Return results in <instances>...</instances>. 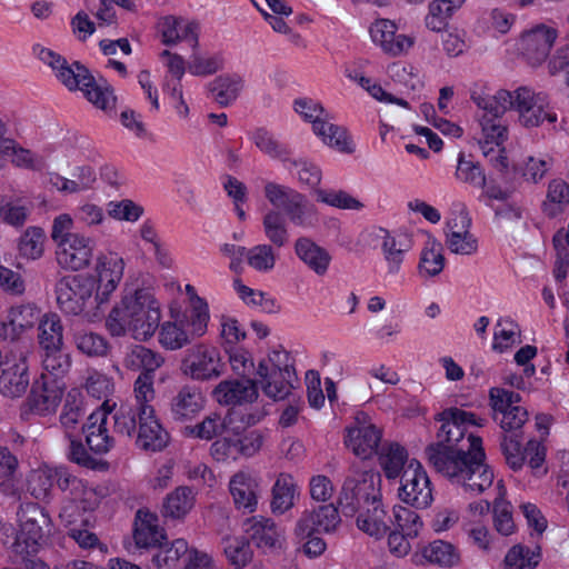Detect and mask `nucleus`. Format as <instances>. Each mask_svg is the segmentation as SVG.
I'll list each match as a JSON object with an SVG mask.
<instances>
[{
    "label": "nucleus",
    "instance_id": "nucleus-1",
    "mask_svg": "<svg viewBox=\"0 0 569 569\" xmlns=\"http://www.w3.org/2000/svg\"><path fill=\"white\" fill-rule=\"evenodd\" d=\"M438 416L442 422L438 440L425 449L429 466L466 493L485 492L493 483V470L486 463L482 439L467 432L466 426L481 427L486 419L458 408L446 409Z\"/></svg>",
    "mask_w": 569,
    "mask_h": 569
},
{
    "label": "nucleus",
    "instance_id": "nucleus-2",
    "mask_svg": "<svg viewBox=\"0 0 569 569\" xmlns=\"http://www.w3.org/2000/svg\"><path fill=\"white\" fill-rule=\"evenodd\" d=\"M161 302L149 288L124 287L104 317V328L111 337L150 340L159 329V343L167 350H179L193 338L177 319L162 323Z\"/></svg>",
    "mask_w": 569,
    "mask_h": 569
},
{
    "label": "nucleus",
    "instance_id": "nucleus-3",
    "mask_svg": "<svg viewBox=\"0 0 569 569\" xmlns=\"http://www.w3.org/2000/svg\"><path fill=\"white\" fill-rule=\"evenodd\" d=\"M227 353L233 378L220 382L214 391H291L299 386L295 359L282 347L270 350L258 365L246 349Z\"/></svg>",
    "mask_w": 569,
    "mask_h": 569
},
{
    "label": "nucleus",
    "instance_id": "nucleus-4",
    "mask_svg": "<svg viewBox=\"0 0 569 569\" xmlns=\"http://www.w3.org/2000/svg\"><path fill=\"white\" fill-rule=\"evenodd\" d=\"M33 52L48 66L57 80L70 91L80 90L94 107L106 112L114 109L116 97L106 82H97L88 69L79 62H68L52 49L36 46Z\"/></svg>",
    "mask_w": 569,
    "mask_h": 569
},
{
    "label": "nucleus",
    "instance_id": "nucleus-5",
    "mask_svg": "<svg viewBox=\"0 0 569 569\" xmlns=\"http://www.w3.org/2000/svg\"><path fill=\"white\" fill-rule=\"evenodd\" d=\"M292 108L303 122L311 126L313 134L325 146L341 153L355 151V143L348 130L332 122V114L319 100L299 97L293 100Z\"/></svg>",
    "mask_w": 569,
    "mask_h": 569
},
{
    "label": "nucleus",
    "instance_id": "nucleus-6",
    "mask_svg": "<svg viewBox=\"0 0 569 569\" xmlns=\"http://www.w3.org/2000/svg\"><path fill=\"white\" fill-rule=\"evenodd\" d=\"M54 292L59 309L67 316L81 317L89 323L98 322L104 316L83 273L62 277L57 281Z\"/></svg>",
    "mask_w": 569,
    "mask_h": 569
},
{
    "label": "nucleus",
    "instance_id": "nucleus-7",
    "mask_svg": "<svg viewBox=\"0 0 569 569\" xmlns=\"http://www.w3.org/2000/svg\"><path fill=\"white\" fill-rule=\"evenodd\" d=\"M70 154L78 160V164L71 171V178L57 172L48 174V184L63 194H76L91 190L97 182L96 167L102 157L93 143L87 138H79Z\"/></svg>",
    "mask_w": 569,
    "mask_h": 569
},
{
    "label": "nucleus",
    "instance_id": "nucleus-8",
    "mask_svg": "<svg viewBox=\"0 0 569 569\" xmlns=\"http://www.w3.org/2000/svg\"><path fill=\"white\" fill-rule=\"evenodd\" d=\"M381 498L380 473L353 462L349 467V473L338 497V505L342 513L347 517H353L367 506L379 502Z\"/></svg>",
    "mask_w": 569,
    "mask_h": 569
},
{
    "label": "nucleus",
    "instance_id": "nucleus-9",
    "mask_svg": "<svg viewBox=\"0 0 569 569\" xmlns=\"http://www.w3.org/2000/svg\"><path fill=\"white\" fill-rule=\"evenodd\" d=\"M19 530L12 552L16 556L37 555L47 543L52 521L49 513L36 502L21 503L17 512Z\"/></svg>",
    "mask_w": 569,
    "mask_h": 569
},
{
    "label": "nucleus",
    "instance_id": "nucleus-10",
    "mask_svg": "<svg viewBox=\"0 0 569 569\" xmlns=\"http://www.w3.org/2000/svg\"><path fill=\"white\" fill-rule=\"evenodd\" d=\"M126 270V261L117 251H106L97 254L92 269L83 273L92 289L96 300L101 308L110 303L118 291Z\"/></svg>",
    "mask_w": 569,
    "mask_h": 569
},
{
    "label": "nucleus",
    "instance_id": "nucleus-11",
    "mask_svg": "<svg viewBox=\"0 0 569 569\" xmlns=\"http://www.w3.org/2000/svg\"><path fill=\"white\" fill-rule=\"evenodd\" d=\"M472 220L463 202H452L447 213L443 236L445 243L451 253L473 256L478 252L479 240L471 231Z\"/></svg>",
    "mask_w": 569,
    "mask_h": 569
},
{
    "label": "nucleus",
    "instance_id": "nucleus-12",
    "mask_svg": "<svg viewBox=\"0 0 569 569\" xmlns=\"http://www.w3.org/2000/svg\"><path fill=\"white\" fill-rule=\"evenodd\" d=\"M163 362L164 358L159 352L141 345L134 346L124 359L127 367L143 370L134 381L133 391H153L154 388H162L170 378L167 370L157 372Z\"/></svg>",
    "mask_w": 569,
    "mask_h": 569
},
{
    "label": "nucleus",
    "instance_id": "nucleus-13",
    "mask_svg": "<svg viewBox=\"0 0 569 569\" xmlns=\"http://www.w3.org/2000/svg\"><path fill=\"white\" fill-rule=\"evenodd\" d=\"M513 99V110L518 114V122L525 128L540 127L545 122L555 123L558 119L545 92L519 87L516 89Z\"/></svg>",
    "mask_w": 569,
    "mask_h": 569
},
{
    "label": "nucleus",
    "instance_id": "nucleus-14",
    "mask_svg": "<svg viewBox=\"0 0 569 569\" xmlns=\"http://www.w3.org/2000/svg\"><path fill=\"white\" fill-rule=\"evenodd\" d=\"M184 376L197 381L217 379L223 371V361L220 350L209 343H198L187 350L181 362Z\"/></svg>",
    "mask_w": 569,
    "mask_h": 569
},
{
    "label": "nucleus",
    "instance_id": "nucleus-15",
    "mask_svg": "<svg viewBox=\"0 0 569 569\" xmlns=\"http://www.w3.org/2000/svg\"><path fill=\"white\" fill-rule=\"evenodd\" d=\"M557 38L556 28L539 23L523 30L516 39L515 46L526 61L536 67L547 60Z\"/></svg>",
    "mask_w": 569,
    "mask_h": 569
},
{
    "label": "nucleus",
    "instance_id": "nucleus-16",
    "mask_svg": "<svg viewBox=\"0 0 569 569\" xmlns=\"http://www.w3.org/2000/svg\"><path fill=\"white\" fill-rule=\"evenodd\" d=\"M345 431V445L357 457L369 459L378 452L382 430L372 423L366 412H357L352 423Z\"/></svg>",
    "mask_w": 569,
    "mask_h": 569
},
{
    "label": "nucleus",
    "instance_id": "nucleus-17",
    "mask_svg": "<svg viewBox=\"0 0 569 569\" xmlns=\"http://www.w3.org/2000/svg\"><path fill=\"white\" fill-rule=\"evenodd\" d=\"M480 133L478 143L486 158L495 168L502 171L508 167L503 144L508 139V126L505 119L478 117Z\"/></svg>",
    "mask_w": 569,
    "mask_h": 569
},
{
    "label": "nucleus",
    "instance_id": "nucleus-18",
    "mask_svg": "<svg viewBox=\"0 0 569 569\" xmlns=\"http://www.w3.org/2000/svg\"><path fill=\"white\" fill-rule=\"evenodd\" d=\"M400 499L416 508H427L433 500L430 479L422 465L411 459L402 476Z\"/></svg>",
    "mask_w": 569,
    "mask_h": 569
},
{
    "label": "nucleus",
    "instance_id": "nucleus-19",
    "mask_svg": "<svg viewBox=\"0 0 569 569\" xmlns=\"http://www.w3.org/2000/svg\"><path fill=\"white\" fill-rule=\"evenodd\" d=\"M376 237L380 240V252L385 266V277H398L402 272L407 256L412 249L409 236L407 233L395 232L380 228Z\"/></svg>",
    "mask_w": 569,
    "mask_h": 569
},
{
    "label": "nucleus",
    "instance_id": "nucleus-20",
    "mask_svg": "<svg viewBox=\"0 0 569 569\" xmlns=\"http://www.w3.org/2000/svg\"><path fill=\"white\" fill-rule=\"evenodd\" d=\"M370 39L375 46L390 57L407 56L413 48L416 38L398 33L397 24L389 19H377L369 28Z\"/></svg>",
    "mask_w": 569,
    "mask_h": 569
},
{
    "label": "nucleus",
    "instance_id": "nucleus-21",
    "mask_svg": "<svg viewBox=\"0 0 569 569\" xmlns=\"http://www.w3.org/2000/svg\"><path fill=\"white\" fill-rule=\"evenodd\" d=\"M340 521L338 509L332 503L322 505L302 512L296 522L293 535L303 541L310 535L335 531Z\"/></svg>",
    "mask_w": 569,
    "mask_h": 569
},
{
    "label": "nucleus",
    "instance_id": "nucleus-22",
    "mask_svg": "<svg viewBox=\"0 0 569 569\" xmlns=\"http://www.w3.org/2000/svg\"><path fill=\"white\" fill-rule=\"evenodd\" d=\"M57 262L66 269L81 270L86 268L93 258V240L82 233H74L56 246Z\"/></svg>",
    "mask_w": 569,
    "mask_h": 569
},
{
    "label": "nucleus",
    "instance_id": "nucleus-23",
    "mask_svg": "<svg viewBox=\"0 0 569 569\" xmlns=\"http://www.w3.org/2000/svg\"><path fill=\"white\" fill-rule=\"evenodd\" d=\"M169 442V435L154 416L152 406L140 408V420L137 430L136 446L146 452L163 450Z\"/></svg>",
    "mask_w": 569,
    "mask_h": 569
},
{
    "label": "nucleus",
    "instance_id": "nucleus-24",
    "mask_svg": "<svg viewBox=\"0 0 569 569\" xmlns=\"http://www.w3.org/2000/svg\"><path fill=\"white\" fill-rule=\"evenodd\" d=\"M42 315L36 303L14 305L8 310L6 321L0 323V336L11 341L18 340L39 322Z\"/></svg>",
    "mask_w": 569,
    "mask_h": 569
},
{
    "label": "nucleus",
    "instance_id": "nucleus-25",
    "mask_svg": "<svg viewBox=\"0 0 569 569\" xmlns=\"http://www.w3.org/2000/svg\"><path fill=\"white\" fill-rule=\"evenodd\" d=\"M43 352V372L33 382L31 391H62L64 386L60 380L69 370V356L62 349Z\"/></svg>",
    "mask_w": 569,
    "mask_h": 569
},
{
    "label": "nucleus",
    "instance_id": "nucleus-26",
    "mask_svg": "<svg viewBox=\"0 0 569 569\" xmlns=\"http://www.w3.org/2000/svg\"><path fill=\"white\" fill-rule=\"evenodd\" d=\"M218 402L228 406L227 420L232 423L236 420L251 426L260 421L262 412L254 406L259 393H218Z\"/></svg>",
    "mask_w": 569,
    "mask_h": 569
},
{
    "label": "nucleus",
    "instance_id": "nucleus-27",
    "mask_svg": "<svg viewBox=\"0 0 569 569\" xmlns=\"http://www.w3.org/2000/svg\"><path fill=\"white\" fill-rule=\"evenodd\" d=\"M246 532L250 540L260 549H281L284 531L272 519L256 516L246 521Z\"/></svg>",
    "mask_w": 569,
    "mask_h": 569
},
{
    "label": "nucleus",
    "instance_id": "nucleus-28",
    "mask_svg": "<svg viewBox=\"0 0 569 569\" xmlns=\"http://www.w3.org/2000/svg\"><path fill=\"white\" fill-rule=\"evenodd\" d=\"M158 29L164 44H177L180 41L198 47L200 27L197 21L174 16H166L158 22Z\"/></svg>",
    "mask_w": 569,
    "mask_h": 569
},
{
    "label": "nucleus",
    "instance_id": "nucleus-29",
    "mask_svg": "<svg viewBox=\"0 0 569 569\" xmlns=\"http://www.w3.org/2000/svg\"><path fill=\"white\" fill-rule=\"evenodd\" d=\"M259 483L251 473L239 471L229 481V491L238 510L252 513L258 505Z\"/></svg>",
    "mask_w": 569,
    "mask_h": 569
},
{
    "label": "nucleus",
    "instance_id": "nucleus-30",
    "mask_svg": "<svg viewBox=\"0 0 569 569\" xmlns=\"http://www.w3.org/2000/svg\"><path fill=\"white\" fill-rule=\"evenodd\" d=\"M170 318L177 319L193 339L208 332L210 309L207 300H196V306L188 305L184 310L170 308Z\"/></svg>",
    "mask_w": 569,
    "mask_h": 569
},
{
    "label": "nucleus",
    "instance_id": "nucleus-31",
    "mask_svg": "<svg viewBox=\"0 0 569 569\" xmlns=\"http://www.w3.org/2000/svg\"><path fill=\"white\" fill-rule=\"evenodd\" d=\"M295 253L298 259L312 272L323 277L329 271L332 257L330 252L308 237L295 241Z\"/></svg>",
    "mask_w": 569,
    "mask_h": 569
},
{
    "label": "nucleus",
    "instance_id": "nucleus-32",
    "mask_svg": "<svg viewBox=\"0 0 569 569\" xmlns=\"http://www.w3.org/2000/svg\"><path fill=\"white\" fill-rule=\"evenodd\" d=\"M516 90L509 91L500 89L493 94L488 93L483 88L473 89L470 98L480 110L478 117H497L503 119V114L508 109L513 110V97Z\"/></svg>",
    "mask_w": 569,
    "mask_h": 569
},
{
    "label": "nucleus",
    "instance_id": "nucleus-33",
    "mask_svg": "<svg viewBox=\"0 0 569 569\" xmlns=\"http://www.w3.org/2000/svg\"><path fill=\"white\" fill-rule=\"evenodd\" d=\"M133 539L138 548L154 549L162 541H167V536L158 525V517L143 509L136 513Z\"/></svg>",
    "mask_w": 569,
    "mask_h": 569
},
{
    "label": "nucleus",
    "instance_id": "nucleus-34",
    "mask_svg": "<svg viewBox=\"0 0 569 569\" xmlns=\"http://www.w3.org/2000/svg\"><path fill=\"white\" fill-rule=\"evenodd\" d=\"M420 249L417 271L421 279H431L439 276L446 266V258L441 242L430 232Z\"/></svg>",
    "mask_w": 569,
    "mask_h": 569
},
{
    "label": "nucleus",
    "instance_id": "nucleus-35",
    "mask_svg": "<svg viewBox=\"0 0 569 569\" xmlns=\"http://www.w3.org/2000/svg\"><path fill=\"white\" fill-rule=\"evenodd\" d=\"M246 88L244 76L240 72H226L209 83L212 99L221 107L233 104Z\"/></svg>",
    "mask_w": 569,
    "mask_h": 569
},
{
    "label": "nucleus",
    "instance_id": "nucleus-36",
    "mask_svg": "<svg viewBox=\"0 0 569 569\" xmlns=\"http://www.w3.org/2000/svg\"><path fill=\"white\" fill-rule=\"evenodd\" d=\"M147 393H134V396L122 402L113 416L114 432L132 438L139 426L140 408L148 406Z\"/></svg>",
    "mask_w": 569,
    "mask_h": 569
},
{
    "label": "nucleus",
    "instance_id": "nucleus-37",
    "mask_svg": "<svg viewBox=\"0 0 569 569\" xmlns=\"http://www.w3.org/2000/svg\"><path fill=\"white\" fill-rule=\"evenodd\" d=\"M357 527L362 532L376 539H381L390 530L393 522L383 508L382 501L372 503L357 513Z\"/></svg>",
    "mask_w": 569,
    "mask_h": 569
},
{
    "label": "nucleus",
    "instance_id": "nucleus-38",
    "mask_svg": "<svg viewBox=\"0 0 569 569\" xmlns=\"http://www.w3.org/2000/svg\"><path fill=\"white\" fill-rule=\"evenodd\" d=\"M0 156L9 159L13 167L41 171L46 168L43 156L24 148L14 139H6L0 143Z\"/></svg>",
    "mask_w": 569,
    "mask_h": 569
},
{
    "label": "nucleus",
    "instance_id": "nucleus-39",
    "mask_svg": "<svg viewBox=\"0 0 569 569\" xmlns=\"http://www.w3.org/2000/svg\"><path fill=\"white\" fill-rule=\"evenodd\" d=\"M345 76L350 81L361 87L372 99L381 103L397 104L401 108L410 109V104L407 100L388 92L376 79L367 77L359 68L352 66L347 67Z\"/></svg>",
    "mask_w": 569,
    "mask_h": 569
},
{
    "label": "nucleus",
    "instance_id": "nucleus-40",
    "mask_svg": "<svg viewBox=\"0 0 569 569\" xmlns=\"http://www.w3.org/2000/svg\"><path fill=\"white\" fill-rule=\"evenodd\" d=\"M38 343L42 351H57L63 346V326L56 312H44L38 322Z\"/></svg>",
    "mask_w": 569,
    "mask_h": 569
},
{
    "label": "nucleus",
    "instance_id": "nucleus-41",
    "mask_svg": "<svg viewBox=\"0 0 569 569\" xmlns=\"http://www.w3.org/2000/svg\"><path fill=\"white\" fill-rule=\"evenodd\" d=\"M47 234L41 227H28L17 240L18 257L24 261H36L46 252Z\"/></svg>",
    "mask_w": 569,
    "mask_h": 569
},
{
    "label": "nucleus",
    "instance_id": "nucleus-42",
    "mask_svg": "<svg viewBox=\"0 0 569 569\" xmlns=\"http://www.w3.org/2000/svg\"><path fill=\"white\" fill-rule=\"evenodd\" d=\"M86 441L90 450L97 455H104L114 446V439L109 435L104 418L100 415H90L83 426Z\"/></svg>",
    "mask_w": 569,
    "mask_h": 569
},
{
    "label": "nucleus",
    "instance_id": "nucleus-43",
    "mask_svg": "<svg viewBox=\"0 0 569 569\" xmlns=\"http://www.w3.org/2000/svg\"><path fill=\"white\" fill-rule=\"evenodd\" d=\"M377 455L379 463L388 479H396L402 476L408 462V452L405 447L397 442H389L381 446Z\"/></svg>",
    "mask_w": 569,
    "mask_h": 569
},
{
    "label": "nucleus",
    "instance_id": "nucleus-44",
    "mask_svg": "<svg viewBox=\"0 0 569 569\" xmlns=\"http://www.w3.org/2000/svg\"><path fill=\"white\" fill-rule=\"evenodd\" d=\"M466 0H432L425 18L426 27L435 32L442 31Z\"/></svg>",
    "mask_w": 569,
    "mask_h": 569
},
{
    "label": "nucleus",
    "instance_id": "nucleus-45",
    "mask_svg": "<svg viewBox=\"0 0 569 569\" xmlns=\"http://www.w3.org/2000/svg\"><path fill=\"white\" fill-rule=\"evenodd\" d=\"M194 505V495L191 488L181 486L170 492L161 508V515L164 518L181 519L183 518Z\"/></svg>",
    "mask_w": 569,
    "mask_h": 569
},
{
    "label": "nucleus",
    "instance_id": "nucleus-46",
    "mask_svg": "<svg viewBox=\"0 0 569 569\" xmlns=\"http://www.w3.org/2000/svg\"><path fill=\"white\" fill-rule=\"evenodd\" d=\"M233 289L239 299L248 307L259 308L267 313H277L280 311V305L272 296L248 287L240 279L233 281Z\"/></svg>",
    "mask_w": 569,
    "mask_h": 569
},
{
    "label": "nucleus",
    "instance_id": "nucleus-47",
    "mask_svg": "<svg viewBox=\"0 0 569 569\" xmlns=\"http://www.w3.org/2000/svg\"><path fill=\"white\" fill-rule=\"evenodd\" d=\"M569 206V183L561 179H553L549 182L546 199L541 209L548 218H556L562 214Z\"/></svg>",
    "mask_w": 569,
    "mask_h": 569
},
{
    "label": "nucleus",
    "instance_id": "nucleus-48",
    "mask_svg": "<svg viewBox=\"0 0 569 569\" xmlns=\"http://www.w3.org/2000/svg\"><path fill=\"white\" fill-rule=\"evenodd\" d=\"M521 330L519 325L510 317L500 318L495 325L492 350L503 353L520 342Z\"/></svg>",
    "mask_w": 569,
    "mask_h": 569
},
{
    "label": "nucleus",
    "instance_id": "nucleus-49",
    "mask_svg": "<svg viewBox=\"0 0 569 569\" xmlns=\"http://www.w3.org/2000/svg\"><path fill=\"white\" fill-rule=\"evenodd\" d=\"M226 63V54L222 51L193 52L187 68L192 76L207 77L223 70Z\"/></svg>",
    "mask_w": 569,
    "mask_h": 569
},
{
    "label": "nucleus",
    "instance_id": "nucleus-50",
    "mask_svg": "<svg viewBox=\"0 0 569 569\" xmlns=\"http://www.w3.org/2000/svg\"><path fill=\"white\" fill-rule=\"evenodd\" d=\"M262 230L270 244L281 248L289 241V230L286 216L274 209H269L262 216Z\"/></svg>",
    "mask_w": 569,
    "mask_h": 569
},
{
    "label": "nucleus",
    "instance_id": "nucleus-51",
    "mask_svg": "<svg viewBox=\"0 0 569 569\" xmlns=\"http://www.w3.org/2000/svg\"><path fill=\"white\" fill-rule=\"evenodd\" d=\"M315 197L317 202L340 210L361 211L366 207L359 198L342 189L317 188Z\"/></svg>",
    "mask_w": 569,
    "mask_h": 569
},
{
    "label": "nucleus",
    "instance_id": "nucleus-52",
    "mask_svg": "<svg viewBox=\"0 0 569 569\" xmlns=\"http://www.w3.org/2000/svg\"><path fill=\"white\" fill-rule=\"evenodd\" d=\"M296 486L293 478L287 473H280L272 487L271 510L282 515L295 505Z\"/></svg>",
    "mask_w": 569,
    "mask_h": 569
},
{
    "label": "nucleus",
    "instance_id": "nucleus-53",
    "mask_svg": "<svg viewBox=\"0 0 569 569\" xmlns=\"http://www.w3.org/2000/svg\"><path fill=\"white\" fill-rule=\"evenodd\" d=\"M284 211L288 220L296 227L311 228L317 222V208L301 192H298V197H295Z\"/></svg>",
    "mask_w": 569,
    "mask_h": 569
},
{
    "label": "nucleus",
    "instance_id": "nucleus-54",
    "mask_svg": "<svg viewBox=\"0 0 569 569\" xmlns=\"http://www.w3.org/2000/svg\"><path fill=\"white\" fill-rule=\"evenodd\" d=\"M288 172L301 184L310 188L318 187L322 179V171L315 162L305 158H291L283 163Z\"/></svg>",
    "mask_w": 569,
    "mask_h": 569
},
{
    "label": "nucleus",
    "instance_id": "nucleus-55",
    "mask_svg": "<svg viewBox=\"0 0 569 569\" xmlns=\"http://www.w3.org/2000/svg\"><path fill=\"white\" fill-rule=\"evenodd\" d=\"M202 393H178L171 402V413L177 421L196 418L204 409Z\"/></svg>",
    "mask_w": 569,
    "mask_h": 569
},
{
    "label": "nucleus",
    "instance_id": "nucleus-56",
    "mask_svg": "<svg viewBox=\"0 0 569 569\" xmlns=\"http://www.w3.org/2000/svg\"><path fill=\"white\" fill-rule=\"evenodd\" d=\"M153 550L152 562L160 569L174 568L179 559L189 553L188 543L184 539H176L170 545L162 541Z\"/></svg>",
    "mask_w": 569,
    "mask_h": 569
},
{
    "label": "nucleus",
    "instance_id": "nucleus-57",
    "mask_svg": "<svg viewBox=\"0 0 569 569\" xmlns=\"http://www.w3.org/2000/svg\"><path fill=\"white\" fill-rule=\"evenodd\" d=\"M422 556L430 563L441 567H453L460 562V553L456 547L442 540H436L425 547Z\"/></svg>",
    "mask_w": 569,
    "mask_h": 569
},
{
    "label": "nucleus",
    "instance_id": "nucleus-58",
    "mask_svg": "<svg viewBox=\"0 0 569 569\" xmlns=\"http://www.w3.org/2000/svg\"><path fill=\"white\" fill-rule=\"evenodd\" d=\"M278 256L273 244L259 243L247 249L246 261L257 272L269 273L277 264Z\"/></svg>",
    "mask_w": 569,
    "mask_h": 569
},
{
    "label": "nucleus",
    "instance_id": "nucleus-59",
    "mask_svg": "<svg viewBox=\"0 0 569 569\" xmlns=\"http://www.w3.org/2000/svg\"><path fill=\"white\" fill-rule=\"evenodd\" d=\"M517 16L503 8H492L487 11L481 22L493 37L507 34L516 24Z\"/></svg>",
    "mask_w": 569,
    "mask_h": 569
},
{
    "label": "nucleus",
    "instance_id": "nucleus-60",
    "mask_svg": "<svg viewBox=\"0 0 569 569\" xmlns=\"http://www.w3.org/2000/svg\"><path fill=\"white\" fill-rule=\"evenodd\" d=\"M387 73L396 84L402 86L408 90L418 91L423 87L419 71L410 63L392 62L388 66Z\"/></svg>",
    "mask_w": 569,
    "mask_h": 569
},
{
    "label": "nucleus",
    "instance_id": "nucleus-61",
    "mask_svg": "<svg viewBox=\"0 0 569 569\" xmlns=\"http://www.w3.org/2000/svg\"><path fill=\"white\" fill-rule=\"evenodd\" d=\"M143 213V206L129 198L111 200L107 203L108 217L119 222L134 223L141 219Z\"/></svg>",
    "mask_w": 569,
    "mask_h": 569
},
{
    "label": "nucleus",
    "instance_id": "nucleus-62",
    "mask_svg": "<svg viewBox=\"0 0 569 569\" xmlns=\"http://www.w3.org/2000/svg\"><path fill=\"white\" fill-rule=\"evenodd\" d=\"M540 548L513 546L505 557L506 569H535L540 562Z\"/></svg>",
    "mask_w": 569,
    "mask_h": 569
},
{
    "label": "nucleus",
    "instance_id": "nucleus-63",
    "mask_svg": "<svg viewBox=\"0 0 569 569\" xmlns=\"http://www.w3.org/2000/svg\"><path fill=\"white\" fill-rule=\"evenodd\" d=\"M298 190L273 180H264L262 193L266 201L276 209L286 207L298 197Z\"/></svg>",
    "mask_w": 569,
    "mask_h": 569
},
{
    "label": "nucleus",
    "instance_id": "nucleus-64",
    "mask_svg": "<svg viewBox=\"0 0 569 569\" xmlns=\"http://www.w3.org/2000/svg\"><path fill=\"white\" fill-rule=\"evenodd\" d=\"M253 144L264 154L271 159L280 160L282 163L287 162L289 152L269 131L264 129H257L251 134Z\"/></svg>",
    "mask_w": 569,
    "mask_h": 569
}]
</instances>
